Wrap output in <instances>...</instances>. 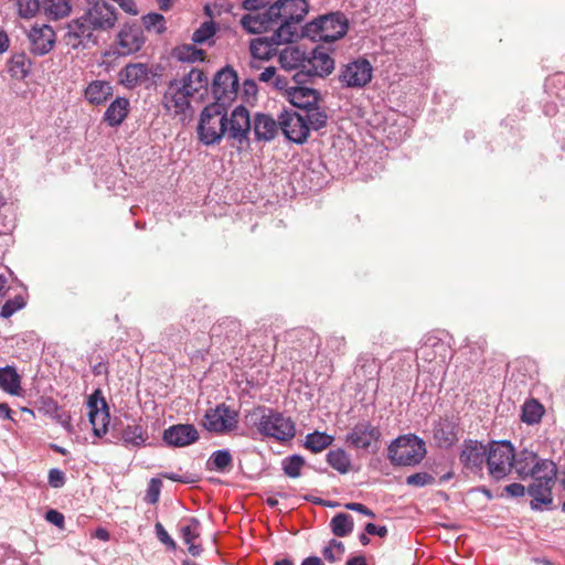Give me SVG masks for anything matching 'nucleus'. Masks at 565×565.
I'll return each mask as SVG.
<instances>
[{
  "label": "nucleus",
  "mask_w": 565,
  "mask_h": 565,
  "mask_svg": "<svg viewBox=\"0 0 565 565\" xmlns=\"http://www.w3.org/2000/svg\"><path fill=\"white\" fill-rule=\"evenodd\" d=\"M228 107L211 103L206 105L199 117L196 135L204 146H214L227 138L243 145L248 141L250 132V116L246 107L239 105L227 117Z\"/></svg>",
  "instance_id": "1"
},
{
  "label": "nucleus",
  "mask_w": 565,
  "mask_h": 565,
  "mask_svg": "<svg viewBox=\"0 0 565 565\" xmlns=\"http://www.w3.org/2000/svg\"><path fill=\"white\" fill-rule=\"evenodd\" d=\"M246 418L265 437L280 441L290 440L295 437V423L273 408L265 406L254 407L248 412Z\"/></svg>",
  "instance_id": "2"
},
{
  "label": "nucleus",
  "mask_w": 565,
  "mask_h": 565,
  "mask_svg": "<svg viewBox=\"0 0 565 565\" xmlns=\"http://www.w3.org/2000/svg\"><path fill=\"white\" fill-rule=\"evenodd\" d=\"M426 452L425 441L414 434L399 436L387 447V458L393 466H416Z\"/></svg>",
  "instance_id": "3"
},
{
  "label": "nucleus",
  "mask_w": 565,
  "mask_h": 565,
  "mask_svg": "<svg viewBox=\"0 0 565 565\" xmlns=\"http://www.w3.org/2000/svg\"><path fill=\"white\" fill-rule=\"evenodd\" d=\"M349 29V21L342 12H331L319 17L305 26L307 35L322 42H334L343 38Z\"/></svg>",
  "instance_id": "4"
},
{
  "label": "nucleus",
  "mask_w": 565,
  "mask_h": 565,
  "mask_svg": "<svg viewBox=\"0 0 565 565\" xmlns=\"http://www.w3.org/2000/svg\"><path fill=\"white\" fill-rule=\"evenodd\" d=\"M273 7L279 8L277 36L295 41L298 36V24L308 13V2L306 0H278Z\"/></svg>",
  "instance_id": "5"
},
{
  "label": "nucleus",
  "mask_w": 565,
  "mask_h": 565,
  "mask_svg": "<svg viewBox=\"0 0 565 565\" xmlns=\"http://www.w3.org/2000/svg\"><path fill=\"white\" fill-rule=\"evenodd\" d=\"M515 449L510 440H493L488 444L487 467L494 480L505 478L513 467Z\"/></svg>",
  "instance_id": "6"
},
{
  "label": "nucleus",
  "mask_w": 565,
  "mask_h": 565,
  "mask_svg": "<svg viewBox=\"0 0 565 565\" xmlns=\"http://www.w3.org/2000/svg\"><path fill=\"white\" fill-rule=\"evenodd\" d=\"M87 8L79 21L94 34L95 31L106 32L111 30L117 21L116 9L106 0H86Z\"/></svg>",
  "instance_id": "7"
},
{
  "label": "nucleus",
  "mask_w": 565,
  "mask_h": 565,
  "mask_svg": "<svg viewBox=\"0 0 565 565\" xmlns=\"http://www.w3.org/2000/svg\"><path fill=\"white\" fill-rule=\"evenodd\" d=\"M238 92V77L236 72L226 66L218 71L212 83L214 104L230 107L236 99Z\"/></svg>",
  "instance_id": "8"
},
{
  "label": "nucleus",
  "mask_w": 565,
  "mask_h": 565,
  "mask_svg": "<svg viewBox=\"0 0 565 565\" xmlns=\"http://www.w3.org/2000/svg\"><path fill=\"white\" fill-rule=\"evenodd\" d=\"M238 424V413L231 406L222 403L206 411L203 426L215 434H225L234 430Z\"/></svg>",
  "instance_id": "9"
},
{
  "label": "nucleus",
  "mask_w": 565,
  "mask_h": 565,
  "mask_svg": "<svg viewBox=\"0 0 565 565\" xmlns=\"http://www.w3.org/2000/svg\"><path fill=\"white\" fill-rule=\"evenodd\" d=\"M373 68L365 58H358L345 64L339 73V81L343 87L361 88L372 79Z\"/></svg>",
  "instance_id": "10"
},
{
  "label": "nucleus",
  "mask_w": 565,
  "mask_h": 565,
  "mask_svg": "<svg viewBox=\"0 0 565 565\" xmlns=\"http://www.w3.org/2000/svg\"><path fill=\"white\" fill-rule=\"evenodd\" d=\"M488 445L475 439H466L461 445L459 461L470 473L481 475L487 465Z\"/></svg>",
  "instance_id": "11"
},
{
  "label": "nucleus",
  "mask_w": 565,
  "mask_h": 565,
  "mask_svg": "<svg viewBox=\"0 0 565 565\" xmlns=\"http://www.w3.org/2000/svg\"><path fill=\"white\" fill-rule=\"evenodd\" d=\"M279 8L269 6L265 10L248 12L241 19L243 29L252 34H259L279 26Z\"/></svg>",
  "instance_id": "12"
},
{
  "label": "nucleus",
  "mask_w": 565,
  "mask_h": 565,
  "mask_svg": "<svg viewBox=\"0 0 565 565\" xmlns=\"http://www.w3.org/2000/svg\"><path fill=\"white\" fill-rule=\"evenodd\" d=\"M279 126L284 136L291 142L302 145L309 136V126L302 114L284 110L279 114Z\"/></svg>",
  "instance_id": "13"
},
{
  "label": "nucleus",
  "mask_w": 565,
  "mask_h": 565,
  "mask_svg": "<svg viewBox=\"0 0 565 565\" xmlns=\"http://www.w3.org/2000/svg\"><path fill=\"white\" fill-rule=\"evenodd\" d=\"M30 52L35 56L46 55L54 47L56 35L49 24H35L28 33Z\"/></svg>",
  "instance_id": "14"
},
{
  "label": "nucleus",
  "mask_w": 565,
  "mask_h": 565,
  "mask_svg": "<svg viewBox=\"0 0 565 565\" xmlns=\"http://www.w3.org/2000/svg\"><path fill=\"white\" fill-rule=\"evenodd\" d=\"M190 96L180 87L178 79L169 82L162 96L163 108L174 116L185 115L191 107Z\"/></svg>",
  "instance_id": "15"
},
{
  "label": "nucleus",
  "mask_w": 565,
  "mask_h": 565,
  "mask_svg": "<svg viewBox=\"0 0 565 565\" xmlns=\"http://www.w3.org/2000/svg\"><path fill=\"white\" fill-rule=\"evenodd\" d=\"M199 431L192 424H175L163 430L162 440L170 447L182 448L199 440Z\"/></svg>",
  "instance_id": "16"
},
{
  "label": "nucleus",
  "mask_w": 565,
  "mask_h": 565,
  "mask_svg": "<svg viewBox=\"0 0 565 565\" xmlns=\"http://www.w3.org/2000/svg\"><path fill=\"white\" fill-rule=\"evenodd\" d=\"M381 431L369 420L358 423L347 435L345 441L349 446L356 449H367L373 441H377Z\"/></svg>",
  "instance_id": "17"
},
{
  "label": "nucleus",
  "mask_w": 565,
  "mask_h": 565,
  "mask_svg": "<svg viewBox=\"0 0 565 565\" xmlns=\"http://www.w3.org/2000/svg\"><path fill=\"white\" fill-rule=\"evenodd\" d=\"M334 70V61L323 47H316L307 56L306 70H300L301 73H307V83L313 76L324 77L332 73Z\"/></svg>",
  "instance_id": "18"
},
{
  "label": "nucleus",
  "mask_w": 565,
  "mask_h": 565,
  "mask_svg": "<svg viewBox=\"0 0 565 565\" xmlns=\"http://www.w3.org/2000/svg\"><path fill=\"white\" fill-rule=\"evenodd\" d=\"M280 130L279 119L275 120L273 116L264 113H256L250 118V131L258 142H269L276 138Z\"/></svg>",
  "instance_id": "19"
},
{
  "label": "nucleus",
  "mask_w": 565,
  "mask_h": 565,
  "mask_svg": "<svg viewBox=\"0 0 565 565\" xmlns=\"http://www.w3.org/2000/svg\"><path fill=\"white\" fill-rule=\"evenodd\" d=\"M145 43L142 31L137 25H124L117 34L119 55H130L138 52Z\"/></svg>",
  "instance_id": "20"
},
{
  "label": "nucleus",
  "mask_w": 565,
  "mask_h": 565,
  "mask_svg": "<svg viewBox=\"0 0 565 565\" xmlns=\"http://www.w3.org/2000/svg\"><path fill=\"white\" fill-rule=\"evenodd\" d=\"M294 40H285L277 36V29L270 36H260L250 41V54L254 58L268 61L277 53V46L282 43H291Z\"/></svg>",
  "instance_id": "21"
},
{
  "label": "nucleus",
  "mask_w": 565,
  "mask_h": 565,
  "mask_svg": "<svg viewBox=\"0 0 565 565\" xmlns=\"http://www.w3.org/2000/svg\"><path fill=\"white\" fill-rule=\"evenodd\" d=\"M450 355V348L446 342L435 337H428L417 351V358L426 362L444 364Z\"/></svg>",
  "instance_id": "22"
},
{
  "label": "nucleus",
  "mask_w": 565,
  "mask_h": 565,
  "mask_svg": "<svg viewBox=\"0 0 565 565\" xmlns=\"http://www.w3.org/2000/svg\"><path fill=\"white\" fill-rule=\"evenodd\" d=\"M64 40L65 44L73 50L86 49L90 44H96L94 34L88 30L84 22L79 21V18L73 20L68 24V30Z\"/></svg>",
  "instance_id": "23"
},
{
  "label": "nucleus",
  "mask_w": 565,
  "mask_h": 565,
  "mask_svg": "<svg viewBox=\"0 0 565 565\" xmlns=\"http://www.w3.org/2000/svg\"><path fill=\"white\" fill-rule=\"evenodd\" d=\"M433 433L438 447L450 448L458 440V424L452 418H439L434 424Z\"/></svg>",
  "instance_id": "24"
},
{
  "label": "nucleus",
  "mask_w": 565,
  "mask_h": 565,
  "mask_svg": "<svg viewBox=\"0 0 565 565\" xmlns=\"http://www.w3.org/2000/svg\"><path fill=\"white\" fill-rule=\"evenodd\" d=\"M287 100L295 107L306 110L321 100V95L317 89L307 87L306 84H296L288 93Z\"/></svg>",
  "instance_id": "25"
},
{
  "label": "nucleus",
  "mask_w": 565,
  "mask_h": 565,
  "mask_svg": "<svg viewBox=\"0 0 565 565\" xmlns=\"http://www.w3.org/2000/svg\"><path fill=\"white\" fill-rule=\"evenodd\" d=\"M150 70L145 63L127 64L120 72V83L127 88H135L149 78Z\"/></svg>",
  "instance_id": "26"
},
{
  "label": "nucleus",
  "mask_w": 565,
  "mask_h": 565,
  "mask_svg": "<svg viewBox=\"0 0 565 565\" xmlns=\"http://www.w3.org/2000/svg\"><path fill=\"white\" fill-rule=\"evenodd\" d=\"M554 484H545L542 482H532L526 491L533 499L530 503L531 509L534 511H543L551 509L553 504V490Z\"/></svg>",
  "instance_id": "27"
},
{
  "label": "nucleus",
  "mask_w": 565,
  "mask_h": 565,
  "mask_svg": "<svg viewBox=\"0 0 565 565\" xmlns=\"http://www.w3.org/2000/svg\"><path fill=\"white\" fill-rule=\"evenodd\" d=\"M180 87L190 96L193 97L201 90L207 89L209 79L202 70L192 67L181 79L178 81Z\"/></svg>",
  "instance_id": "28"
},
{
  "label": "nucleus",
  "mask_w": 565,
  "mask_h": 565,
  "mask_svg": "<svg viewBox=\"0 0 565 565\" xmlns=\"http://www.w3.org/2000/svg\"><path fill=\"white\" fill-rule=\"evenodd\" d=\"M39 411L44 415L54 419L57 424H60L67 433L73 431V426L71 424V415L64 411L56 401L51 397L42 398Z\"/></svg>",
  "instance_id": "29"
},
{
  "label": "nucleus",
  "mask_w": 565,
  "mask_h": 565,
  "mask_svg": "<svg viewBox=\"0 0 565 565\" xmlns=\"http://www.w3.org/2000/svg\"><path fill=\"white\" fill-rule=\"evenodd\" d=\"M84 96L92 105H103L113 96V86L108 81H92L87 85Z\"/></svg>",
  "instance_id": "30"
},
{
  "label": "nucleus",
  "mask_w": 565,
  "mask_h": 565,
  "mask_svg": "<svg viewBox=\"0 0 565 565\" xmlns=\"http://www.w3.org/2000/svg\"><path fill=\"white\" fill-rule=\"evenodd\" d=\"M279 62L286 73L291 71L306 70L307 56L299 47L289 46L284 49L279 54Z\"/></svg>",
  "instance_id": "31"
},
{
  "label": "nucleus",
  "mask_w": 565,
  "mask_h": 565,
  "mask_svg": "<svg viewBox=\"0 0 565 565\" xmlns=\"http://www.w3.org/2000/svg\"><path fill=\"white\" fill-rule=\"evenodd\" d=\"M557 477V467L553 460L540 458L529 473V478L533 482H542L545 484H555Z\"/></svg>",
  "instance_id": "32"
},
{
  "label": "nucleus",
  "mask_w": 565,
  "mask_h": 565,
  "mask_svg": "<svg viewBox=\"0 0 565 565\" xmlns=\"http://www.w3.org/2000/svg\"><path fill=\"white\" fill-rule=\"evenodd\" d=\"M129 110V100L125 97H117L110 103L104 114V120L110 127L119 126L127 117Z\"/></svg>",
  "instance_id": "33"
},
{
  "label": "nucleus",
  "mask_w": 565,
  "mask_h": 565,
  "mask_svg": "<svg viewBox=\"0 0 565 565\" xmlns=\"http://www.w3.org/2000/svg\"><path fill=\"white\" fill-rule=\"evenodd\" d=\"M540 460L537 454L533 450L523 449L520 452L515 454L513 459V467L518 476L525 480L529 478V473L533 466Z\"/></svg>",
  "instance_id": "34"
},
{
  "label": "nucleus",
  "mask_w": 565,
  "mask_h": 565,
  "mask_svg": "<svg viewBox=\"0 0 565 565\" xmlns=\"http://www.w3.org/2000/svg\"><path fill=\"white\" fill-rule=\"evenodd\" d=\"M88 418L92 425H96V418H100L103 420L110 418L109 416V407L107 402L103 396H100V391H95L88 398Z\"/></svg>",
  "instance_id": "35"
},
{
  "label": "nucleus",
  "mask_w": 565,
  "mask_h": 565,
  "mask_svg": "<svg viewBox=\"0 0 565 565\" xmlns=\"http://www.w3.org/2000/svg\"><path fill=\"white\" fill-rule=\"evenodd\" d=\"M31 68V61L25 53H14L8 61V73L12 78L24 79Z\"/></svg>",
  "instance_id": "36"
},
{
  "label": "nucleus",
  "mask_w": 565,
  "mask_h": 565,
  "mask_svg": "<svg viewBox=\"0 0 565 565\" xmlns=\"http://www.w3.org/2000/svg\"><path fill=\"white\" fill-rule=\"evenodd\" d=\"M233 467V456L228 449H218L211 454L206 461L210 471L228 472Z\"/></svg>",
  "instance_id": "37"
},
{
  "label": "nucleus",
  "mask_w": 565,
  "mask_h": 565,
  "mask_svg": "<svg viewBox=\"0 0 565 565\" xmlns=\"http://www.w3.org/2000/svg\"><path fill=\"white\" fill-rule=\"evenodd\" d=\"M296 84H307V73L297 71L294 74H277L273 82L274 87L278 90H281L286 98H288V93L291 90V88L295 87Z\"/></svg>",
  "instance_id": "38"
},
{
  "label": "nucleus",
  "mask_w": 565,
  "mask_h": 565,
  "mask_svg": "<svg viewBox=\"0 0 565 565\" xmlns=\"http://www.w3.org/2000/svg\"><path fill=\"white\" fill-rule=\"evenodd\" d=\"M0 387L11 395H19L21 380L14 367L9 365L0 367Z\"/></svg>",
  "instance_id": "39"
},
{
  "label": "nucleus",
  "mask_w": 565,
  "mask_h": 565,
  "mask_svg": "<svg viewBox=\"0 0 565 565\" xmlns=\"http://www.w3.org/2000/svg\"><path fill=\"white\" fill-rule=\"evenodd\" d=\"M545 413L544 406L535 398L524 402L521 411V420L527 425H536Z\"/></svg>",
  "instance_id": "40"
},
{
  "label": "nucleus",
  "mask_w": 565,
  "mask_h": 565,
  "mask_svg": "<svg viewBox=\"0 0 565 565\" xmlns=\"http://www.w3.org/2000/svg\"><path fill=\"white\" fill-rule=\"evenodd\" d=\"M41 8L51 20H58L71 12L70 0H41Z\"/></svg>",
  "instance_id": "41"
},
{
  "label": "nucleus",
  "mask_w": 565,
  "mask_h": 565,
  "mask_svg": "<svg viewBox=\"0 0 565 565\" xmlns=\"http://www.w3.org/2000/svg\"><path fill=\"white\" fill-rule=\"evenodd\" d=\"M126 446L141 447L148 439V434L140 425H127L120 434Z\"/></svg>",
  "instance_id": "42"
},
{
  "label": "nucleus",
  "mask_w": 565,
  "mask_h": 565,
  "mask_svg": "<svg viewBox=\"0 0 565 565\" xmlns=\"http://www.w3.org/2000/svg\"><path fill=\"white\" fill-rule=\"evenodd\" d=\"M327 462L338 472L345 475L351 469V457L342 448L330 450L327 454Z\"/></svg>",
  "instance_id": "43"
},
{
  "label": "nucleus",
  "mask_w": 565,
  "mask_h": 565,
  "mask_svg": "<svg viewBox=\"0 0 565 565\" xmlns=\"http://www.w3.org/2000/svg\"><path fill=\"white\" fill-rule=\"evenodd\" d=\"M306 118V121L309 126V130H319L327 126L328 122V114L323 107H321L318 104H315V106L309 107L305 110V114H302Z\"/></svg>",
  "instance_id": "44"
},
{
  "label": "nucleus",
  "mask_w": 565,
  "mask_h": 565,
  "mask_svg": "<svg viewBox=\"0 0 565 565\" xmlns=\"http://www.w3.org/2000/svg\"><path fill=\"white\" fill-rule=\"evenodd\" d=\"M172 56L182 63H194L203 61L204 51L193 44H183L173 49Z\"/></svg>",
  "instance_id": "45"
},
{
  "label": "nucleus",
  "mask_w": 565,
  "mask_h": 565,
  "mask_svg": "<svg viewBox=\"0 0 565 565\" xmlns=\"http://www.w3.org/2000/svg\"><path fill=\"white\" fill-rule=\"evenodd\" d=\"M333 436L316 430L306 436L305 447L312 452H321L322 450L327 449L333 443Z\"/></svg>",
  "instance_id": "46"
},
{
  "label": "nucleus",
  "mask_w": 565,
  "mask_h": 565,
  "mask_svg": "<svg viewBox=\"0 0 565 565\" xmlns=\"http://www.w3.org/2000/svg\"><path fill=\"white\" fill-rule=\"evenodd\" d=\"M353 518L348 513H338L330 521V529L335 536L344 537L353 531Z\"/></svg>",
  "instance_id": "47"
},
{
  "label": "nucleus",
  "mask_w": 565,
  "mask_h": 565,
  "mask_svg": "<svg viewBox=\"0 0 565 565\" xmlns=\"http://www.w3.org/2000/svg\"><path fill=\"white\" fill-rule=\"evenodd\" d=\"M305 465V459L300 455H291L282 460V470L289 478H298L301 475V468Z\"/></svg>",
  "instance_id": "48"
},
{
  "label": "nucleus",
  "mask_w": 565,
  "mask_h": 565,
  "mask_svg": "<svg viewBox=\"0 0 565 565\" xmlns=\"http://www.w3.org/2000/svg\"><path fill=\"white\" fill-rule=\"evenodd\" d=\"M142 24L147 31L162 34L166 30V19L161 13L150 12L142 17Z\"/></svg>",
  "instance_id": "49"
},
{
  "label": "nucleus",
  "mask_w": 565,
  "mask_h": 565,
  "mask_svg": "<svg viewBox=\"0 0 565 565\" xmlns=\"http://www.w3.org/2000/svg\"><path fill=\"white\" fill-rule=\"evenodd\" d=\"M216 32L215 22L205 21L203 22L192 34V41L195 44H202L211 39Z\"/></svg>",
  "instance_id": "50"
},
{
  "label": "nucleus",
  "mask_w": 565,
  "mask_h": 565,
  "mask_svg": "<svg viewBox=\"0 0 565 565\" xmlns=\"http://www.w3.org/2000/svg\"><path fill=\"white\" fill-rule=\"evenodd\" d=\"M200 522L195 518H191L189 523L180 527L181 537L184 544L194 542L200 536Z\"/></svg>",
  "instance_id": "51"
},
{
  "label": "nucleus",
  "mask_w": 565,
  "mask_h": 565,
  "mask_svg": "<svg viewBox=\"0 0 565 565\" xmlns=\"http://www.w3.org/2000/svg\"><path fill=\"white\" fill-rule=\"evenodd\" d=\"M18 12L21 18L29 19L35 15L41 8L40 0H17Z\"/></svg>",
  "instance_id": "52"
},
{
  "label": "nucleus",
  "mask_w": 565,
  "mask_h": 565,
  "mask_svg": "<svg viewBox=\"0 0 565 565\" xmlns=\"http://www.w3.org/2000/svg\"><path fill=\"white\" fill-rule=\"evenodd\" d=\"M24 306V298L22 296H15L14 298L9 299L4 302V305L1 308L0 316L4 319L10 318Z\"/></svg>",
  "instance_id": "53"
},
{
  "label": "nucleus",
  "mask_w": 565,
  "mask_h": 565,
  "mask_svg": "<svg viewBox=\"0 0 565 565\" xmlns=\"http://www.w3.org/2000/svg\"><path fill=\"white\" fill-rule=\"evenodd\" d=\"M434 483H435V477L425 471L413 473L406 478V484L416 487V488L431 486Z\"/></svg>",
  "instance_id": "54"
},
{
  "label": "nucleus",
  "mask_w": 565,
  "mask_h": 565,
  "mask_svg": "<svg viewBox=\"0 0 565 565\" xmlns=\"http://www.w3.org/2000/svg\"><path fill=\"white\" fill-rule=\"evenodd\" d=\"M162 482L158 478L150 479L145 497V501L149 504H156L159 501Z\"/></svg>",
  "instance_id": "55"
},
{
  "label": "nucleus",
  "mask_w": 565,
  "mask_h": 565,
  "mask_svg": "<svg viewBox=\"0 0 565 565\" xmlns=\"http://www.w3.org/2000/svg\"><path fill=\"white\" fill-rule=\"evenodd\" d=\"M47 480L52 488L60 489L65 484L66 476L61 469L52 468L49 470Z\"/></svg>",
  "instance_id": "56"
},
{
  "label": "nucleus",
  "mask_w": 565,
  "mask_h": 565,
  "mask_svg": "<svg viewBox=\"0 0 565 565\" xmlns=\"http://www.w3.org/2000/svg\"><path fill=\"white\" fill-rule=\"evenodd\" d=\"M154 530H156L157 537L161 543H163L171 550H175V547H177L175 542L169 535V533L166 531V529L163 527V525L161 523H159V522L156 523Z\"/></svg>",
  "instance_id": "57"
},
{
  "label": "nucleus",
  "mask_w": 565,
  "mask_h": 565,
  "mask_svg": "<svg viewBox=\"0 0 565 565\" xmlns=\"http://www.w3.org/2000/svg\"><path fill=\"white\" fill-rule=\"evenodd\" d=\"M270 0H244L243 8L248 12L262 11L268 8Z\"/></svg>",
  "instance_id": "58"
},
{
  "label": "nucleus",
  "mask_w": 565,
  "mask_h": 565,
  "mask_svg": "<svg viewBox=\"0 0 565 565\" xmlns=\"http://www.w3.org/2000/svg\"><path fill=\"white\" fill-rule=\"evenodd\" d=\"M344 507L347 510L359 512L369 518H375V513L362 503L350 502V503H347Z\"/></svg>",
  "instance_id": "59"
},
{
  "label": "nucleus",
  "mask_w": 565,
  "mask_h": 565,
  "mask_svg": "<svg viewBox=\"0 0 565 565\" xmlns=\"http://www.w3.org/2000/svg\"><path fill=\"white\" fill-rule=\"evenodd\" d=\"M45 519H46V521L56 525L57 527L64 526V521H65L64 515L56 510H49L45 514Z\"/></svg>",
  "instance_id": "60"
},
{
  "label": "nucleus",
  "mask_w": 565,
  "mask_h": 565,
  "mask_svg": "<svg viewBox=\"0 0 565 565\" xmlns=\"http://www.w3.org/2000/svg\"><path fill=\"white\" fill-rule=\"evenodd\" d=\"M504 491L513 498H520L523 497L525 493V487L521 483H510L505 486Z\"/></svg>",
  "instance_id": "61"
},
{
  "label": "nucleus",
  "mask_w": 565,
  "mask_h": 565,
  "mask_svg": "<svg viewBox=\"0 0 565 565\" xmlns=\"http://www.w3.org/2000/svg\"><path fill=\"white\" fill-rule=\"evenodd\" d=\"M96 425H92L93 426V433L96 437H103L106 435L107 433V429H108V425H109V418L103 420L100 418H96V422H95Z\"/></svg>",
  "instance_id": "62"
},
{
  "label": "nucleus",
  "mask_w": 565,
  "mask_h": 565,
  "mask_svg": "<svg viewBox=\"0 0 565 565\" xmlns=\"http://www.w3.org/2000/svg\"><path fill=\"white\" fill-rule=\"evenodd\" d=\"M365 532L369 535H377L380 537H385L387 535V527L384 525H376L374 523H366Z\"/></svg>",
  "instance_id": "63"
},
{
  "label": "nucleus",
  "mask_w": 565,
  "mask_h": 565,
  "mask_svg": "<svg viewBox=\"0 0 565 565\" xmlns=\"http://www.w3.org/2000/svg\"><path fill=\"white\" fill-rule=\"evenodd\" d=\"M277 76L276 67L269 66L266 67L258 76V79L264 83L274 82L275 77Z\"/></svg>",
  "instance_id": "64"
}]
</instances>
